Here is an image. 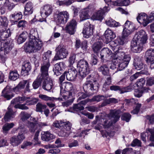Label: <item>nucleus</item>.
I'll return each mask as SVG.
<instances>
[{
    "label": "nucleus",
    "mask_w": 154,
    "mask_h": 154,
    "mask_svg": "<svg viewBox=\"0 0 154 154\" xmlns=\"http://www.w3.org/2000/svg\"><path fill=\"white\" fill-rule=\"evenodd\" d=\"M147 35L146 32L141 30L136 34L131 42V49L134 52L137 53L141 51L143 45L147 40Z\"/></svg>",
    "instance_id": "nucleus-1"
},
{
    "label": "nucleus",
    "mask_w": 154,
    "mask_h": 154,
    "mask_svg": "<svg viewBox=\"0 0 154 154\" xmlns=\"http://www.w3.org/2000/svg\"><path fill=\"white\" fill-rule=\"evenodd\" d=\"M36 33L34 29H32L30 31L29 35V41L25 47L26 52L29 53L36 52L41 49L43 45L42 42L35 36Z\"/></svg>",
    "instance_id": "nucleus-2"
},
{
    "label": "nucleus",
    "mask_w": 154,
    "mask_h": 154,
    "mask_svg": "<svg viewBox=\"0 0 154 154\" xmlns=\"http://www.w3.org/2000/svg\"><path fill=\"white\" fill-rule=\"evenodd\" d=\"M120 111L114 109L111 110L109 115H106L104 117H101L100 119L101 124L105 128L110 126L112 123H115L119 119Z\"/></svg>",
    "instance_id": "nucleus-3"
},
{
    "label": "nucleus",
    "mask_w": 154,
    "mask_h": 154,
    "mask_svg": "<svg viewBox=\"0 0 154 154\" xmlns=\"http://www.w3.org/2000/svg\"><path fill=\"white\" fill-rule=\"evenodd\" d=\"M119 48L118 47L112 48V49L114 51H115V52L118 53V57H116L114 60H116L115 61H117L119 63L118 69L119 70H122L127 66L131 58L128 55H125L124 52H119Z\"/></svg>",
    "instance_id": "nucleus-4"
},
{
    "label": "nucleus",
    "mask_w": 154,
    "mask_h": 154,
    "mask_svg": "<svg viewBox=\"0 0 154 154\" xmlns=\"http://www.w3.org/2000/svg\"><path fill=\"white\" fill-rule=\"evenodd\" d=\"M133 30L124 28L122 32V36L118 38L113 42L109 44V46L113 48H116L119 45H123L125 42V38L130 35Z\"/></svg>",
    "instance_id": "nucleus-5"
},
{
    "label": "nucleus",
    "mask_w": 154,
    "mask_h": 154,
    "mask_svg": "<svg viewBox=\"0 0 154 154\" xmlns=\"http://www.w3.org/2000/svg\"><path fill=\"white\" fill-rule=\"evenodd\" d=\"M54 21L58 24H64L68 20L69 14L66 11H57L54 14Z\"/></svg>",
    "instance_id": "nucleus-6"
},
{
    "label": "nucleus",
    "mask_w": 154,
    "mask_h": 154,
    "mask_svg": "<svg viewBox=\"0 0 154 154\" xmlns=\"http://www.w3.org/2000/svg\"><path fill=\"white\" fill-rule=\"evenodd\" d=\"M98 84L94 78L89 75L87 78L86 82L84 85L83 88L86 91L88 90H97L98 89Z\"/></svg>",
    "instance_id": "nucleus-7"
},
{
    "label": "nucleus",
    "mask_w": 154,
    "mask_h": 154,
    "mask_svg": "<svg viewBox=\"0 0 154 154\" xmlns=\"http://www.w3.org/2000/svg\"><path fill=\"white\" fill-rule=\"evenodd\" d=\"M56 53L53 61H57L66 58L68 55V52L66 47L62 44H60L55 49Z\"/></svg>",
    "instance_id": "nucleus-8"
},
{
    "label": "nucleus",
    "mask_w": 154,
    "mask_h": 154,
    "mask_svg": "<svg viewBox=\"0 0 154 154\" xmlns=\"http://www.w3.org/2000/svg\"><path fill=\"white\" fill-rule=\"evenodd\" d=\"M78 66L79 74L82 78L85 77L89 73L88 65L86 61L84 60H80L78 62Z\"/></svg>",
    "instance_id": "nucleus-9"
},
{
    "label": "nucleus",
    "mask_w": 154,
    "mask_h": 154,
    "mask_svg": "<svg viewBox=\"0 0 154 154\" xmlns=\"http://www.w3.org/2000/svg\"><path fill=\"white\" fill-rule=\"evenodd\" d=\"M48 62L43 63L41 67L40 73L38 76H39L42 79L49 78L48 73V69L50 63Z\"/></svg>",
    "instance_id": "nucleus-10"
},
{
    "label": "nucleus",
    "mask_w": 154,
    "mask_h": 154,
    "mask_svg": "<svg viewBox=\"0 0 154 154\" xmlns=\"http://www.w3.org/2000/svg\"><path fill=\"white\" fill-rule=\"evenodd\" d=\"M77 23L76 20L73 19L68 23L65 28L66 32L71 35L73 34L76 30Z\"/></svg>",
    "instance_id": "nucleus-11"
},
{
    "label": "nucleus",
    "mask_w": 154,
    "mask_h": 154,
    "mask_svg": "<svg viewBox=\"0 0 154 154\" xmlns=\"http://www.w3.org/2000/svg\"><path fill=\"white\" fill-rule=\"evenodd\" d=\"M101 58L103 59V57L108 58L112 59V61L113 62H116V61H114V59L116 57H114V54L112 53V51L107 48H104L101 51Z\"/></svg>",
    "instance_id": "nucleus-12"
},
{
    "label": "nucleus",
    "mask_w": 154,
    "mask_h": 154,
    "mask_svg": "<svg viewBox=\"0 0 154 154\" xmlns=\"http://www.w3.org/2000/svg\"><path fill=\"white\" fill-rule=\"evenodd\" d=\"M0 50L1 51L4 50L5 53L7 54L11 51L14 46V44L11 40H9L3 43V42H2Z\"/></svg>",
    "instance_id": "nucleus-13"
},
{
    "label": "nucleus",
    "mask_w": 154,
    "mask_h": 154,
    "mask_svg": "<svg viewBox=\"0 0 154 154\" xmlns=\"http://www.w3.org/2000/svg\"><path fill=\"white\" fill-rule=\"evenodd\" d=\"M25 138L23 134L18 133V135L12 137L10 139L11 143L13 146H16L19 145Z\"/></svg>",
    "instance_id": "nucleus-14"
},
{
    "label": "nucleus",
    "mask_w": 154,
    "mask_h": 154,
    "mask_svg": "<svg viewBox=\"0 0 154 154\" xmlns=\"http://www.w3.org/2000/svg\"><path fill=\"white\" fill-rule=\"evenodd\" d=\"M42 79V88L45 91H49L53 87V82L52 80L50 77Z\"/></svg>",
    "instance_id": "nucleus-15"
},
{
    "label": "nucleus",
    "mask_w": 154,
    "mask_h": 154,
    "mask_svg": "<svg viewBox=\"0 0 154 154\" xmlns=\"http://www.w3.org/2000/svg\"><path fill=\"white\" fill-rule=\"evenodd\" d=\"M66 73V79L67 80L70 81L74 80L76 78L77 75V72L75 69L73 67L69 68Z\"/></svg>",
    "instance_id": "nucleus-16"
},
{
    "label": "nucleus",
    "mask_w": 154,
    "mask_h": 154,
    "mask_svg": "<svg viewBox=\"0 0 154 154\" xmlns=\"http://www.w3.org/2000/svg\"><path fill=\"white\" fill-rule=\"evenodd\" d=\"M53 8L51 5L49 4L45 5L42 9L41 14L42 17H47L52 13Z\"/></svg>",
    "instance_id": "nucleus-17"
},
{
    "label": "nucleus",
    "mask_w": 154,
    "mask_h": 154,
    "mask_svg": "<svg viewBox=\"0 0 154 154\" xmlns=\"http://www.w3.org/2000/svg\"><path fill=\"white\" fill-rule=\"evenodd\" d=\"M137 20L140 23L142 24L144 26H146L149 23V20L147 15L144 13L139 14L137 17Z\"/></svg>",
    "instance_id": "nucleus-18"
},
{
    "label": "nucleus",
    "mask_w": 154,
    "mask_h": 154,
    "mask_svg": "<svg viewBox=\"0 0 154 154\" xmlns=\"http://www.w3.org/2000/svg\"><path fill=\"white\" fill-rule=\"evenodd\" d=\"M89 6L87 8L82 9L81 11L79 14L80 21H84L90 18V16L89 14Z\"/></svg>",
    "instance_id": "nucleus-19"
},
{
    "label": "nucleus",
    "mask_w": 154,
    "mask_h": 154,
    "mask_svg": "<svg viewBox=\"0 0 154 154\" xmlns=\"http://www.w3.org/2000/svg\"><path fill=\"white\" fill-rule=\"evenodd\" d=\"M104 35L106 39V41L107 42H110L109 44L112 42V41L116 36L114 32L109 28H107L105 31Z\"/></svg>",
    "instance_id": "nucleus-20"
},
{
    "label": "nucleus",
    "mask_w": 154,
    "mask_h": 154,
    "mask_svg": "<svg viewBox=\"0 0 154 154\" xmlns=\"http://www.w3.org/2000/svg\"><path fill=\"white\" fill-rule=\"evenodd\" d=\"M65 63L63 62H60L55 64L53 69L54 74L56 75H59L61 74V71L65 69Z\"/></svg>",
    "instance_id": "nucleus-21"
},
{
    "label": "nucleus",
    "mask_w": 154,
    "mask_h": 154,
    "mask_svg": "<svg viewBox=\"0 0 154 154\" xmlns=\"http://www.w3.org/2000/svg\"><path fill=\"white\" fill-rule=\"evenodd\" d=\"M82 33L84 37L85 38H88L93 34V28L91 25L89 24L87 26H85L83 29Z\"/></svg>",
    "instance_id": "nucleus-22"
},
{
    "label": "nucleus",
    "mask_w": 154,
    "mask_h": 154,
    "mask_svg": "<svg viewBox=\"0 0 154 154\" xmlns=\"http://www.w3.org/2000/svg\"><path fill=\"white\" fill-rule=\"evenodd\" d=\"M11 91V87L7 85L2 91V96L8 100H10L13 97V95L10 94Z\"/></svg>",
    "instance_id": "nucleus-23"
},
{
    "label": "nucleus",
    "mask_w": 154,
    "mask_h": 154,
    "mask_svg": "<svg viewBox=\"0 0 154 154\" xmlns=\"http://www.w3.org/2000/svg\"><path fill=\"white\" fill-rule=\"evenodd\" d=\"M10 30L9 29L0 31V42L4 41L7 38L11 35Z\"/></svg>",
    "instance_id": "nucleus-24"
},
{
    "label": "nucleus",
    "mask_w": 154,
    "mask_h": 154,
    "mask_svg": "<svg viewBox=\"0 0 154 154\" xmlns=\"http://www.w3.org/2000/svg\"><path fill=\"white\" fill-rule=\"evenodd\" d=\"M8 109L4 117L5 120L7 122L9 121L14 118V113L10 106L8 107Z\"/></svg>",
    "instance_id": "nucleus-25"
},
{
    "label": "nucleus",
    "mask_w": 154,
    "mask_h": 154,
    "mask_svg": "<svg viewBox=\"0 0 154 154\" xmlns=\"http://www.w3.org/2000/svg\"><path fill=\"white\" fill-rule=\"evenodd\" d=\"M55 138V136L48 131L44 132L42 134L41 139L42 140L48 141Z\"/></svg>",
    "instance_id": "nucleus-26"
},
{
    "label": "nucleus",
    "mask_w": 154,
    "mask_h": 154,
    "mask_svg": "<svg viewBox=\"0 0 154 154\" xmlns=\"http://www.w3.org/2000/svg\"><path fill=\"white\" fill-rule=\"evenodd\" d=\"M8 20L5 17H0V31L5 29L8 23Z\"/></svg>",
    "instance_id": "nucleus-27"
},
{
    "label": "nucleus",
    "mask_w": 154,
    "mask_h": 154,
    "mask_svg": "<svg viewBox=\"0 0 154 154\" xmlns=\"http://www.w3.org/2000/svg\"><path fill=\"white\" fill-rule=\"evenodd\" d=\"M37 124L38 122L37 121H35L34 122H28L27 126L29 128L30 132L34 133L35 131L38 130Z\"/></svg>",
    "instance_id": "nucleus-28"
},
{
    "label": "nucleus",
    "mask_w": 154,
    "mask_h": 154,
    "mask_svg": "<svg viewBox=\"0 0 154 154\" xmlns=\"http://www.w3.org/2000/svg\"><path fill=\"white\" fill-rule=\"evenodd\" d=\"M145 57L146 62L154 59V49H150L147 50L146 52Z\"/></svg>",
    "instance_id": "nucleus-29"
},
{
    "label": "nucleus",
    "mask_w": 154,
    "mask_h": 154,
    "mask_svg": "<svg viewBox=\"0 0 154 154\" xmlns=\"http://www.w3.org/2000/svg\"><path fill=\"white\" fill-rule=\"evenodd\" d=\"M29 97L23 96L21 97H18L14 99L11 102V104H18V103H23L24 101H26Z\"/></svg>",
    "instance_id": "nucleus-30"
},
{
    "label": "nucleus",
    "mask_w": 154,
    "mask_h": 154,
    "mask_svg": "<svg viewBox=\"0 0 154 154\" xmlns=\"http://www.w3.org/2000/svg\"><path fill=\"white\" fill-rule=\"evenodd\" d=\"M33 12L32 4L31 2H29L25 7V11L24 14L25 15L31 14Z\"/></svg>",
    "instance_id": "nucleus-31"
},
{
    "label": "nucleus",
    "mask_w": 154,
    "mask_h": 154,
    "mask_svg": "<svg viewBox=\"0 0 154 154\" xmlns=\"http://www.w3.org/2000/svg\"><path fill=\"white\" fill-rule=\"evenodd\" d=\"M134 66L135 69L137 70H140L143 69L144 66L141 59L139 58H135L134 61Z\"/></svg>",
    "instance_id": "nucleus-32"
},
{
    "label": "nucleus",
    "mask_w": 154,
    "mask_h": 154,
    "mask_svg": "<svg viewBox=\"0 0 154 154\" xmlns=\"http://www.w3.org/2000/svg\"><path fill=\"white\" fill-rule=\"evenodd\" d=\"M105 23L108 26L110 27H117L120 26L119 23L116 22L111 18L106 20L105 21Z\"/></svg>",
    "instance_id": "nucleus-33"
},
{
    "label": "nucleus",
    "mask_w": 154,
    "mask_h": 154,
    "mask_svg": "<svg viewBox=\"0 0 154 154\" xmlns=\"http://www.w3.org/2000/svg\"><path fill=\"white\" fill-rule=\"evenodd\" d=\"M103 12L99 10L93 14L91 19L93 20H101L103 18Z\"/></svg>",
    "instance_id": "nucleus-34"
},
{
    "label": "nucleus",
    "mask_w": 154,
    "mask_h": 154,
    "mask_svg": "<svg viewBox=\"0 0 154 154\" xmlns=\"http://www.w3.org/2000/svg\"><path fill=\"white\" fill-rule=\"evenodd\" d=\"M99 71L104 75H109V69L108 66L105 64L101 66L98 68Z\"/></svg>",
    "instance_id": "nucleus-35"
},
{
    "label": "nucleus",
    "mask_w": 154,
    "mask_h": 154,
    "mask_svg": "<svg viewBox=\"0 0 154 154\" xmlns=\"http://www.w3.org/2000/svg\"><path fill=\"white\" fill-rule=\"evenodd\" d=\"M130 3L129 0H117L112 2V4L114 6H127L129 5Z\"/></svg>",
    "instance_id": "nucleus-36"
},
{
    "label": "nucleus",
    "mask_w": 154,
    "mask_h": 154,
    "mask_svg": "<svg viewBox=\"0 0 154 154\" xmlns=\"http://www.w3.org/2000/svg\"><path fill=\"white\" fill-rule=\"evenodd\" d=\"M103 46L102 42L101 41H98L95 43L92 46V49L94 52H99Z\"/></svg>",
    "instance_id": "nucleus-37"
},
{
    "label": "nucleus",
    "mask_w": 154,
    "mask_h": 154,
    "mask_svg": "<svg viewBox=\"0 0 154 154\" xmlns=\"http://www.w3.org/2000/svg\"><path fill=\"white\" fill-rule=\"evenodd\" d=\"M14 124L13 122L6 123L2 127V131L4 134L8 133V131L14 126Z\"/></svg>",
    "instance_id": "nucleus-38"
},
{
    "label": "nucleus",
    "mask_w": 154,
    "mask_h": 154,
    "mask_svg": "<svg viewBox=\"0 0 154 154\" xmlns=\"http://www.w3.org/2000/svg\"><path fill=\"white\" fill-rule=\"evenodd\" d=\"M31 66L29 63H26L23 65L22 68L21 73L22 75H26L28 72L30 70Z\"/></svg>",
    "instance_id": "nucleus-39"
},
{
    "label": "nucleus",
    "mask_w": 154,
    "mask_h": 154,
    "mask_svg": "<svg viewBox=\"0 0 154 154\" xmlns=\"http://www.w3.org/2000/svg\"><path fill=\"white\" fill-rule=\"evenodd\" d=\"M22 16L21 12H16L13 14H12L10 16V17L13 21L15 22H17L18 20L22 19Z\"/></svg>",
    "instance_id": "nucleus-40"
},
{
    "label": "nucleus",
    "mask_w": 154,
    "mask_h": 154,
    "mask_svg": "<svg viewBox=\"0 0 154 154\" xmlns=\"http://www.w3.org/2000/svg\"><path fill=\"white\" fill-rule=\"evenodd\" d=\"M28 35V33L26 32H24L21 34L17 39V42L19 44H21L26 40Z\"/></svg>",
    "instance_id": "nucleus-41"
},
{
    "label": "nucleus",
    "mask_w": 154,
    "mask_h": 154,
    "mask_svg": "<svg viewBox=\"0 0 154 154\" xmlns=\"http://www.w3.org/2000/svg\"><path fill=\"white\" fill-rule=\"evenodd\" d=\"M38 97L40 98L42 100L46 101H48L49 100L53 101L54 100H61L62 99L61 98H54L53 97H49L43 94H40L39 95Z\"/></svg>",
    "instance_id": "nucleus-42"
},
{
    "label": "nucleus",
    "mask_w": 154,
    "mask_h": 154,
    "mask_svg": "<svg viewBox=\"0 0 154 154\" xmlns=\"http://www.w3.org/2000/svg\"><path fill=\"white\" fill-rule=\"evenodd\" d=\"M43 79L39 76L37 77L36 79L33 82L32 86L34 89H37L41 85Z\"/></svg>",
    "instance_id": "nucleus-43"
},
{
    "label": "nucleus",
    "mask_w": 154,
    "mask_h": 154,
    "mask_svg": "<svg viewBox=\"0 0 154 154\" xmlns=\"http://www.w3.org/2000/svg\"><path fill=\"white\" fill-rule=\"evenodd\" d=\"M19 76L17 71H11L9 73V79L11 80L15 81L17 79Z\"/></svg>",
    "instance_id": "nucleus-44"
},
{
    "label": "nucleus",
    "mask_w": 154,
    "mask_h": 154,
    "mask_svg": "<svg viewBox=\"0 0 154 154\" xmlns=\"http://www.w3.org/2000/svg\"><path fill=\"white\" fill-rule=\"evenodd\" d=\"M51 54V51H48L45 53L43 56V63H46L48 62L49 63V58L50 57Z\"/></svg>",
    "instance_id": "nucleus-45"
},
{
    "label": "nucleus",
    "mask_w": 154,
    "mask_h": 154,
    "mask_svg": "<svg viewBox=\"0 0 154 154\" xmlns=\"http://www.w3.org/2000/svg\"><path fill=\"white\" fill-rule=\"evenodd\" d=\"M38 101V99L34 97L30 98L29 97V98L26 102V104L27 105H33L35 104Z\"/></svg>",
    "instance_id": "nucleus-46"
},
{
    "label": "nucleus",
    "mask_w": 154,
    "mask_h": 154,
    "mask_svg": "<svg viewBox=\"0 0 154 154\" xmlns=\"http://www.w3.org/2000/svg\"><path fill=\"white\" fill-rule=\"evenodd\" d=\"M107 97L105 96L98 95L94 96L91 99V102L96 101L100 102L102 100H104Z\"/></svg>",
    "instance_id": "nucleus-47"
},
{
    "label": "nucleus",
    "mask_w": 154,
    "mask_h": 154,
    "mask_svg": "<svg viewBox=\"0 0 154 154\" xmlns=\"http://www.w3.org/2000/svg\"><path fill=\"white\" fill-rule=\"evenodd\" d=\"M70 134V132L66 131L65 128H62L60 131L58 132V134L59 136L63 137H68Z\"/></svg>",
    "instance_id": "nucleus-48"
},
{
    "label": "nucleus",
    "mask_w": 154,
    "mask_h": 154,
    "mask_svg": "<svg viewBox=\"0 0 154 154\" xmlns=\"http://www.w3.org/2000/svg\"><path fill=\"white\" fill-rule=\"evenodd\" d=\"M124 28L134 30V29L135 27L132 23L128 20H127L124 25Z\"/></svg>",
    "instance_id": "nucleus-49"
},
{
    "label": "nucleus",
    "mask_w": 154,
    "mask_h": 154,
    "mask_svg": "<svg viewBox=\"0 0 154 154\" xmlns=\"http://www.w3.org/2000/svg\"><path fill=\"white\" fill-rule=\"evenodd\" d=\"M64 121L61 120H57L53 123V126L55 128H60L64 126Z\"/></svg>",
    "instance_id": "nucleus-50"
},
{
    "label": "nucleus",
    "mask_w": 154,
    "mask_h": 154,
    "mask_svg": "<svg viewBox=\"0 0 154 154\" xmlns=\"http://www.w3.org/2000/svg\"><path fill=\"white\" fill-rule=\"evenodd\" d=\"M146 132L148 134L149 133L150 134L149 140L150 141H154V128H147L146 131Z\"/></svg>",
    "instance_id": "nucleus-51"
},
{
    "label": "nucleus",
    "mask_w": 154,
    "mask_h": 154,
    "mask_svg": "<svg viewBox=\"0 0 154 154\" xmlns=\"http://www.w3.org/2000/svg\"><path fill=\"white\" fill-rule=\"evenodd\" d=\"M46 107V105L38 103L36 105V111L38 112H42V110L45 109Z\"/></svg>",
    "instance_id": "nucleus-52"
},
{
    "label": "nucleus",
    "mask_w": 154,
    "mask_h": 154,
    "mask_svg": "<svg viewBox=\"0 0 154 154\" xmlns=\"http://www.w3.org/2000/svg\"><path fill=\"white\" fill-rule=\"evenodd\" d=\"M39 130H38L36 132L34 135V138L33 140V142L35 144H40L41 142L39 141L38 136L39 133Z\"/></svg>",
    "instance_id": "nucleus-53"
},
{
    "label": "nucleus",
    "mask_w": 154,
    "mask_h": 154,
    "mask_svg": "<svg viewBox=\"0 0 154 154\" xmlns=\"http://www.w3.org/2000/svg\"><path fill=\"white\" fill-rule=\"evenodd\" d=\"M145 80L144 78H142L138 79L136 83L137 87L139 88H142L145 85Z\"/></svg>",
    "instance_id": "nucleus-54"
},
{
    "label": "nucleus",
    "mask_w": 154,
    "mask_h": 154,
    "mask_svg": "<svg viewBox=\"0 0 154 154\" xmlns=\"http://www.w3.org/2000/svg\"><path fill=\"white\" fill-rule=\"evenodd\" d=\"M4 6L7 7L8 9L10 10H12L14 7V5L9 2V0H4Z\"/></svg>",
    "instance_id": "nucleus-55"
},
{
    "label": "nucleus",
    "mask_w": 154,
    "mask_h": 154,
    "mask_svg": "<svg viewBox=\"0 0 154 154\" xmlns=\"http://www.w3.org/2000/svg\"><path fill=\"white\" fill-rule=\"evenodd\" d=\"M20 115L21 119L23 121L27 120L30 116V115L29 114L24 112H21Z\"/></svg>",
    "instance_id": "nucleus-56"
},
{
    "label": "nucleus",
    "mask_w": 154,
    "mask_h": 154,
    "mask_svg": "<svg viewBox=\"0 0 154 154\" xmlns=\"http://www.w3.org/2000/svg\"><path fill=\"white\" fill-rule=\"evenodd\" d=\"M56 4L57 5L59 6L63 5H64L68 6L72 4V2H70V1L64 2L63 1L57 0L56 2Z\"/></svg>",
    "instance_id": "nucleus-57"
},
{
    "label": "nucleus",
    "mask_w": 154,
    "mask_h": 154,
    "mask_svg": "<svg viewBox=\"0 0 154 154\" xmlns=\"http://www.w3.org/2000/svg\"><path fill=\"white\" fill-rule=\"evenodd\" d=\"M76 57V55L75 54H72L70 56L69 60V66H71L75 62Z\"/></svg>",
    "instance_id": "nucleus-58"
},
{
    "label": "nucleus",
    "mask_w": 154,
    "mask_h": 154,
    "mask_svg": "<svg viewBox=\"0 0 154 154\" xmlns=\"http://www.w3.org/2000/svg\"><path fill=\"white\" fill-rule=\"evenodd\" d=\"M64 126L63 127V128H65L66 131H67L68 132H69V131L71 128L72 124L69 122H64Z\"/></svg>",
    "instance_id": "nucleus-59"
},
{
    "label": "nucleus",
    "mask_w": 154,
    "mask_h": 154,
    "mask_svg": "<svg viewBox=\"0 0 154 154\" xmlns=\"http://www.w3.org/2000/svg\"><path fill=\"white\" fill-rule=\"evenodd\" d=\"M26 103L23 104H17L15 105L14 106V107L16 108H19L22 110L28 109L29 108L26 105Z\"/></svg>",
    "instance_id": "nucleus-60"
},
{
    "label": "nucleus",
    "mask_w": 154,
    "mask_h": 154,
    "mask_svg": "<svg viewBox=\"0 0 154 154\" xmlns=\"http://www.w3.org/2000/svg\"><path fill=\"white\" fill-rule=\"evenodd\" d=\"M133 88L132 87L131 85H130L129 86L126 87L122 88L121 90V94L130 91Z\"/></svg>",
    "instance_id": "nucleus-61"
},
{
    "label": "nucleus",
    "mask_w": 154,
    "mask_h": 154,
    "mask_svg": "<svg viewBox=\"0 0 154 154\" xmlns=\"http://www.w3.org/2000/svg\"><path fill=\"white\" fill-rule=\"evenodd\" d=\"M131 118V115L128 113H124L122 116V119L125 121L126 122H128Z\"/></svg>",
    "instance_id": "nucleus-62"
},
{
    "label": "nucleus",
    "mask_w": 154,
    "mask_h": 154,
    "mask_svg": "<svg viewBox=\"0 0 154 154\" xmlns=\"http://www.w3.org/2000/svg\"><path fill=\"white\" fill-rule=\"evenodd\" d=\"M27 80H23L21 81L17 85L18 87L22 91L25 87V85L27 83Z\"/></svg>",
    "instance_id": "nucleus-63"
},
{
    "label": "nucleus",
    "mask_w": 154,
    "mask_h": 154,
    "mask_svg": "<svg viewBox=\"0 0 154 154\" xmlns=\"http://www.w3.org/2000/svg\"><path fill=\"white\" fill-rule=\"evenodd\" d=\"M119 100L114 98H109L106 100V102L108 104H115L118 103Z\"/></svg>",
    "instance_id": "nucleus-64"
}]
</instances>
